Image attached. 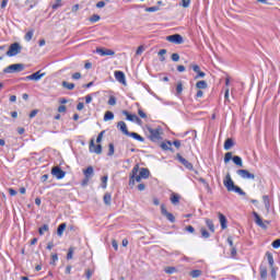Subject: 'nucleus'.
Masks as SVG:
<instances>
[{
    "label": "nucleus",
    "instance_id": "f257e3e1",
    "mask_svg": "<svg viewBox=\"0 0 280 280\" xmlns=\"http://www.w3.org/2000/svg\"><path fill=\"white\" fill-rule=\"evenodd\" d=\"M142 178H150V170L145 167L139 168V164H136L130 173L129 186L135 187V182L141 183Z\"/></svg>",
    "mask_w": 280,
    "mask_h": 280
},
{
    "label": "nucleus",
    "instance_id": "f03ea898",
    "mask_svg": "<svg viewBox=\"0 0 280 280\" xmlns=\"http://www.w3.org/2000/svg\"><path fill=\"white\" fill-rule=\"evenodd\" d=\"M223 185L228 189V191H234L240 196H246V192H244V190H242L240 186L235 185V182H233V178H231V173H228L225 175V178L223 179Z\"/></svg>",
    "mask_w": 280,
    "mask_h": 280
},
{
    "label": "nucleus",
    "instance_id": "7ed1b4c3",
    "mask_svg": "<svg viewBox=\"0 0 280 280\" xmlns=\"http://www.w3.org/2000/svg\"><path fill=\"white\" fill-rule=\"evenodd\" d=\"M231 159H232L233 163L235 165H237L238 167L244 166V162L242 161V158H240L237 155L233 156V153H231V152L225 153L224 163H229L231 161Z\"/></svg>",
    "mask_w": 280,
    "mask_h": 280
},
{
    "label": "nucleus",
    "instance_id": "20e7f679",
    "mask_svg": "<svg viewBox=\"0 0 280 280\" xmlns=\"http://www.w3.org/2000/svg\"><path fill=\"white\" fill-rule=\"evenodd\" d=\"M21 49H23L21 44L13 43V44L10 45L9 50L7 51V56L9 58H12L14 56H19V52L21 51Z\"/></svg>",
    "mask_w": 280,
    "mask_h": 280
},
{
    "label": "nucleus",
    "instance_id": "39448f33",
    "mask_svg": "<svg viewBox=\"0 0 280 280\" xmlns=\"http://www.w3.org/2000/svg\"><path fill=\"white\" fill-rule=\"evenodd\" d=\"M253 215L255 218V223L257 224V226L266 231L268 229V224H270V221H264L259 213H257L256 211L253 212Z\"/></svg>",
    "mask_w": 280,
    "mask_h": 280
},
{
    "label": "nucleus",
    "instance_id": "423d86ee",
    "mask_svg": "<svg viewBox=\"0 0 280 280\" xmlns=\"http://www.w3.org/2000/svg\"><path fill=\"white\" fill-rule=\"evenodd\" d=\"M25 69L23 63H13L4 69V73H19Z\"/></svg>",
    "mask_w": 280,
    "mask_h": 280
},
{
    "label": "nucleus",
    "instance_id": "0eeeda50",
    "mask_svg": "<svg viewBox=\"0 0 280 280\" xmlns=\"http://www.w3.org/2000/svg\"><path fill=\"white\" fill-rule=\"evenodd\" d=\"M166 40L168 43H173V45H183V43H185V40L183 39V36L180 34H174V35L166 36Z\"/></svg>",
    "mask_w": 280,
    "mask_h": 280
},
{
    "label": "nucleus",
    "instance_id": "6e6552de",
    "mask_svg": "<svg viewBox=\"0 0 280 280\" xmlns=\"http://www.w3.org/2000/svg\"><path fill=\"white\" fill-rule=\"evenodd\" d=\"M51 175L57 178V180H62V178H65V176H67V173L65 171H62V168H60L59 166H54L51 168Z\"/></svg>",
    "mask_w": 280,
    "mask_h": 280
},
{
    "label": "nucleus",
    "instance_id": "1a4fd4ad",
    "mask_svg": "<svg viewBox=\"0 0 280 280\" xmlns=\"http://www.w3.org/2000/svg\"><path fill=\"white\" fill-rule=\"evenodd\" d=\"M236 174L244 180H255V174L248 172L247 170H238Z\"/></svg>",
    "mask_w": 280,
    "mask_h": 280
},
{
    "label": "nucleus",
    "instance_id": "9d476101",
    "mask_svg": "<svg viewBox=\"0 0 280 280\" xmlns=\"http://www.w3.org/2000/svg\"><path fill=\"white\" fill-rule=\"evenodd\" d=\"M45 78V72L37 71L33 74H30L24 78V80H32L33 82H38L39 80H43Z\"/></svg>",
    "mask_w": 280,
    "mask_h": 280
},
{
    "label": "nucleus",
    "instance_id": "9b49d317",
    "mask_svg": "<svg viewBox=\"0 0 280 280\" xmlns=\"http://www.w3.org/2000/svg\"><path fill=\"white\" fill-rule=\"evenodd\" d=\"M114 75H115V79L117 80V82H119L124 86H127L128 83H126V74L122 71H119V70L115 71Z\"/></svg>",
    "mask_w": 280,
    "mask_h": 280
},
{
    "label": "nucleus",
    "instance_id": "f8f14e48",
    "mask_svg": "<svg viewBox=\"0 0 280 280\" xmlns=\"http://www.w3.org/2000/svg\"><path fill=\"white\" fill-rule=\"evenodd\" d=\"M161 213H162V215H165V218L170 222H176V218H174V214H172L171 212L167 211V208L165 207V205H161Z\"/></svg>",
    "mask_w": 280,
    "mask_h": 280
},
{
    "label": "nucleus",
    "instance_id": "ddd939ff",
    "mask_svg": "<svg viewBox=\"0 0 280 280\" xmlns=\"http://www.w3.org/2000/svg\"><path fill=\"white\" fill-rule=\"evenodd\" d=\"M90 152H94L95 154H102V144H97L95 147V141L91 140V142H90Z\"/></svg>",
    "mask_w": 280,
    "mask_h": 280
},
{
    "label": "nucleus",
    "instance_id": "4468645a",
    "mask_svg": "<svg viewBox=\"0 0 280 280\" xmlns=\"http://www.w3.org/2000/svg\"><path fill=\"white\" fill-rule=\"evenodd\" d=\"M151 141H159L161 139V131L159 129H149Z\"/></svg>",
    "mask_w": 280,
    "mask_h": 280
},
{
    "label": "nucleus",
    "instance_id": "2eb2a0df",
    "mask_svg": "<svg viewBox=\"0 0 280 280\" xmlns=\"http://www.w3.org/2000/svg\"><path fill=\"white\" fill-rule=\"evenodd\" d=\"M177 160L182 165H184L187 170H194V165L187 161L185 158H183L180 154L177 155Z\"/></svg>",
    "mask_w": 280,
    "mask_h": 280
},
{
    "label": "nucleus",
    "instance_id": "dca6fc26",
    "mask_svg": "<svg viewBox=\"0 0 280 280\" xmlns=\"http://www.w3.org/2000/svg\"><path fill=\"white\" fill-rule=\"evenodd\" d=\"M96 54H100V56H115V51L113 49L104 48H97Z\"/></svg>",
    "mask_w": 280,
    "mask_h": 280
},
{
    "label": "nucleus",
    "instance_id": "f3484780",
    "mask_svg": "<svg viewBox=\"0 0 280 280\" xmlns=\"http://www.w3.org/2000/svg\"><path fill=\"white\" fill-rule=\"evenodd\" d=\"M117 128H119V130L126 135V137H128V135H130V132L128 131V126L126 125V122L124 121H119L117 124Z\"/></svg>",
    "mask_w": 280,
    "mask_h": 280
},
{
    "label": "nucleus",
    "instance_id": "a211bd4d",
    "mask_svg": "<svg viewBox=\"0 0 280 280\" xmlns=\"http://www.w3.org/2000/svg\"><path fill=\"white\" fill-rule=\"evenodd\" d=\"M218 215H219V222L221 224V229L224 231L225 229H228L226 217H224V214H222L221 212H219Z\"/></svg>",
    "mask_w": 280,
    "mask_h": 280
},
{
    "label": "nucleus",
    "instance_id": "6ab92c4d",
    "mask_svg": "<svg viewBox=\"0 0 280 280\" xmlns=\"http://www.w3.org/2000/svg\"><path fill=\"white\" fill-rule=\"evenodd\" d=\"M83 174H84L86 180H91V176H93V174H94L93 166H89L86 170H84Z\"/></svg>",
    "mask_w": 280,
    "mask_h": 280
},
{
    "label": "nucleus",
    "instance_id": "aec40b11",
    "mask_svg": "<svg viewBox=\"0 0 280 280\" xmlns=\"http://www.w3.org/2000/svg\"><path fill=\"white\" fill-rule=\"evenodd\" d=\"M192 71H195V73H197L196 80L197 78H205V72L200 71V66L198 65H194L192 66Z\"/></svg>",
    "mask_w": 280,
    "mask_h": 280
},
{
    "label": "nucleus",
    "instance_id": "412c9836",
    "mask_svg": "<svg viewBox=\"0 0 280 280\" xmlns=\"http://www.w3.org/2000/svg\"><path fill=\"white\" fill-rule=\"evenodd\" d=\"M262 201L265 205L266 213H270V198L268 196H262Z\"/></svg>",
    "mask_w": 280,
    "mask_h": 280
},
{
    "label": "nucleus",
    "instance_id": "4be33fe9",
    "mask_svg": "<svg viewBox=\"0 0 280 280\" xmlns=\"http://www.w3.org/2000/svg\"><path fill=\"white\" fill-rule=\"evenodd\" d=\"M124 115H126L128 121H141V119H139L137 115L129 114L128 112H124Z\"/></svg>",
    "mask_w": 280,
    "mask_h": 280
},
{
    "label": "nucleus",
    "instance_id": "5701e85b",
    "mask_svg": "<svg viewBox=\"0 0 280 280\" xmlns=\"http://www.w3.org/2000/svg\"><path fill=\"white\" fill-rule=\"evenodd\" d=\"M206 224L211 233H215V225L213 224V220L206 219Z\"/></svg>",
    "mask_w": 280,
    "mask_h": 280
},
{
    "label": "nucleus",
    "instance_id": "b1692460",
    "mask_svg": "<svg viewBox=\"0 0 280 280\" xmlns=\"http://www.w3.org/2000/svg\"><path fill=\"white\" fill-rule=\"evenodd\" d=\"M61 86H63V89H67L68 91H73V89H75L74 83H69L67 81H62Z\"/></svg>",
    "mask_w": 280,
    "mask_h": 280
},
{
    "label": "nucleus",
    "instance_id": "393cba45",
    "mask_svg": "<svg viewBox=\"0 0 280 280\" xmlns=\"http://www.w3.org/2000/svg\"><path fill=\"white\" fill-rule=\"evenodd\" d=\"M267 261L270 266V268H273L275 266V258L272 257V254L270 252L266 253Z\"/></svg>",
    "mask_w": 280,
    "mask_h": 280
},
{
    "label": "nucleus",
    "instance_id": "a878e982",
    "mask_svg": "<svg viewBox=\"0 0 280 280\" xmlns=\"http://www.w3.org/2000/svg\"><path fill=\"white\" fill-rule=\"evenodd\" d=\"M235 145V142H233V139L229 138L224 142V150H231Z\"/></svg>",
    "mask_w": 280,
    "mask_h": 280
},
{
    "label": "nucleus",
    "instance_id": "bb28decb",
    "mask_svg": "<svg viewBox=\"0 0 280 280\" xmlns=\"http://www.w3.org/2000/svg\"><path fill=\"white\" fill-rule=\"evenodd\" d=\"M115 119V114L113 112H106L104 115V121H113Z\"/></svg>",
    "mask_w": 280,
    "mask_h": 280
},
{
    "label": "nucleus",
    "instance_id": "cd10ccee",
    "mask_svg": "<svg viewBox=\"0 0 280 280\" xmlns=\"http://www.w3.org/2000/svg\"><path fill=\"white\" fill-rule=\"evenodd\" d=\"M65 229H67V223H61L57 229V235L62 236Z\"/></svg>",
    "mask_w": 280,
    "mask_h": 280
},
{
    "label": "nucleus",
    "instance_id": "c85d7f7f",
    "mask_svg": "<svg viewBox=\"0 0 280 280\" xmlns=\"http://www.w3.org/2000/svg\"><path fill=\"white\" fill-rule=\"evenodd\" d=\"M128 137H132V139H136V141H141L143 142V137H141L139 133L137 132H129Z\"/></svg>",
    "mask_w": 280,
    "mask_h": 280
},
{
    "label": "nucleus",
    "instance_id": "c756f323",
    "mask_svg": "<svg viewBox=\"0 0 280 280\" xmlns=\"http://www.w3.org/2000/svg\"><path fill=\"white\" fill-rule=\"evenodd\" d=\"M189 275L192 277V279H198V277H200V275H202V271L199 269H196V270L190 271Z\"/></svg>",
    "mask_w": 280,
    "mask_h": 280
},
{
    "label": "nucleus",
    "instance_id": "7c9ffc66",
    "mask_svg": "<svg viewBox=\"0 0 280 280\" xmlns=\"http://www.w3.org/2000/svg\"><path fill=\"white\" fill-rule=\"evenodd\" d=\"M103 200H104L105 205H107V207H110L112 196L109 192L104 195Z\"/></svg>",
    "mask_w": 280,
    "mask_h": 280
},
{
    "label": "nucleus",
    "instance_id": "2f4dec72",
    "mask_svg": "<svg viewBox=\"0 0 280 280\" xmlns=\"http://www.w3.org/2000/svg\"><path fill=\"white\" fill-rule=\"evenodd\" d=\"M260 277H261V279H267L268 269L266 267H260Z\"/></svg>",
    "mask_w": 280,
    "mask_h": 280
},
{
    "label": "nucleus",
    "instance_id": "473e14b6",
    "mask_svg": "<svg viewBox=\"0 0 280 280\" xmlns=\"http://www.w3.org/2000/svg\"><path fill=\"white\" fill-rule=\"evenodd\" d=\"M47 231H49V225L44 224L42 228H39L38 233H39V235H45V233H47Z\"/></svg>",
    "mask_w": 280,
    "mask_h": 280
},
{
    "label": "nucleus",
    "instance_id": "72a5a7b5",
    "mask_svg": "<svg viewBox=\"0 0 280 280\" xmlns=\"http://www.w3.org/2000/svg\"><path fill=\"white\" fill-rule=\"evenodd\" d=\"M200 233H201V236L205 237V240H209V237L211 236L209 234V232L207 231V229H205V228L200 229Z\"/></svg>",
    "mask_w": 280,
    "mask_h": 280
},
{
    "label": "nucleus",
    "instance_id": "f704fd0d",
    "mask_svg": "<svg viewBox=\"0 0 280 280\" xmlns=\"http://www.w3.org/2000/svg\"><path fill=\"white\" fill-rule=\"evenodd\" d=\"M34 37V31H28L26 34H25V40L27 43H30V40H32V38Z\"/></svg>",
    "mask_w": 280,
    "mask_h": 280
},
{
    "label": "nucleus",
    "instance_id": "c9c22d12",
    "mask_svg": "<svg viewBox=\"0 0 280 280\" xmlns=\"http://www.w3.org/2000/svg\"><path fill=\"white\" fill-rule=\"evenodd\" d=\"M179 200H180V197H178V195H172L171 202L173 205H178Z\"/></svg>",
    "mask_w": 280,
    "mask_h": 280
},
{
    "label": "nucleus",
    "instance_id": "e433bc0d",
    "mask_svg": "<svg viewBox=\"0 0 280 280\" xmlns=\"http://www.w3.org/2000/svg\"><path fill=\"white\" fill-rule=\"evenodd\" d=\"M164 272H166V275H174V272H176V268L175 267H166V268H164Z\"/></svg>",
    "mask_w": 280,
    "mask_h": 280
},
{
    "label": "nucleus",
    "instance_id": "4c0bfd02",
    "mask_svg": "<svg viewBox=\"0 0 280 280\" xmlns=\"http://www.w3.org/2000/svg\"><path fill=\"white\" fill-rule=\"evenodd\" d=\"M165 54H167L166 49H161L159 51V56H161V58H160L161 62H165Z\"/></svg>",
    "mask_w": 280,
    "mask_h": 280
},
{
    "label": "nucleus",
    "instance_id": "58836bf2",
    "mask_svg": "<svg viewBox=\"0 0 280 280\" xmlns=\"http://www.w3.org/2000/svg\"><path fill=\"white\" fill-rule=\"evenodd\" d=\"M196 86H197L198 89H207V81H198V82L196 83Z\"/></svg>",
    "mask_w": 280,
    "mask_h": 280
},
{
    "label": "nucleus",
    "instance_id": "ea45409f",
    "mask_svg": "<svg viewBox=\"0 0 280 280\" xmlns=\"http://www.w3.org/2000/svg\"><path fill=\"white\" fill-rule=\"evenodd\" d=\"M115 154V144L109 143L108 145V156H113Z\"/></svg>",
    "mask_w": 280,
    "mask_h": 280
},
{
    "label": "nucleus",
    "instance_id": "a19ab883",
    "mask_svg": "<svg viewBox=\"0 0 280 280\" xmlns=\"http://www.w3.org/2000/svg\"><path fill=\"white\" fill-rule=\"evenodd\" d=\"M101 180H102V187H103V189H106L107 184H108V177H107V175L103 176Z\"/></svg>",
    "mask_w": 280,
    "mask_h": 280
},
{
    "label": "nucleus",
    "instance_id": "79ce46f5",
    "mask_svg": "<svg viewBox=\"0 0 280 280\" xmlns=\"http://www.w3.org/2000/svg\"><path fill=\"white\" fill-rule=\"evenodd\" d=\"M176 93L177 95H180V93H183V82H177V86H176Z\"/></svg>",
    "mask_w": 280,
    "mask_h": 280
},
{
    "label": "nucleus",
    "instance_id": "37998d69",
    "mask_svg": "<svg viewBox=\"0 0 280 280\" xmlns=\"http://www.w3.org/2000/svg\"><path fill=\"white\" fill-rule=\"evenodd\" d=\"M182 8H189L191 5V0H182Z\"/></svg>",
    "mask_w": 280,
    "mask_h": 280
},
{
    "label": "nucleus",
    "instance_id": "c03bdc74",
    "mask_svg": "<svg viewBox=\"0 0 280 280\" xmlns=\"http://www.w3.org/2000/svg\"><path fill=\"white\" fill-rule=\"evenodd\" d=\"M100 15H97V14H94V15H92L91 18H90V22L91 23H97V21H100Z\"/></svg>",
    "mask_w": 280,
    "mask_h": 280
},
{
    "label": "nucleus",
    "instance_id": "a18cd8bd",
    "mask_svg": "<svg viewBox=\"0 0 280 280\" xmlns=\"http://www.w3.org/2000/svg\"><path fill=\"white\" fill-rule=\"evenodd\" d=\"M173 62H178V60H180V55L174 52L172 56H171Z\"/></svg>",
    "mask_w": 280,
    "mask_h": 280
},
{
    "label": "nucleus",
    "instance_id": "49530a36",
    "mask_svg": "<svg viewBox=\"0 0 280 280\" xmlns=\"http://www.w3.org/2000/svg\"><path fill=\"white\" fill-rule=\"evenodd\" d=\"M56 261H58V255L57 254H52L51 255V261H50L51 266H56Z\"/></svg>",
    "mask_w": 280,
    "mask_h": 280
},
{
    "label": "nucleus",
    "instance_id": "de8ad7c7",
    "mask_svg": "<svg viewBox=\"0 0 280 280\" xmlns=\"http://www.w3.org/2000/svg\"><path fill=\"white\" fill-rule=\"evenodd\" d=\"M108 104L109 106H115V104H117V98H115V96H110L108 100Z\"/></svg>",
    "mask_w": 280,
    "mask_h": 280
},
{
    "label": "nucleus",
    "instance_id": "09e8293b",
    "mask_svg": "<svg viewBox=\"0 0 280 280\" xmlns=\"http://www.w3.org/2000/svg\"><path fill=\"white\" fill-rule=\"evenodd\" d=\"M159 7H150L145 9V12H159Z\"/></svg>",
    "mask_w": 280,
    "mask_h": 280
},
{
    "label": "nucleus",
    "instance_id": "8fccbe9b",
    "mask_svg": "<svg viewBox=\"0 0 280 280\" xmlns=\"http://www.w3.org/2000/svg\"><path fill=\"white\" fill-rule=\"evenodd\" d=\"M102 139H104V131H101L96 138V143H102Z\"/></svg>",
    "mask_w": 280,
    "mask_h": 280
},
{
    "label": "nucleus",
    "instance_id": "3c124183",
    "mask_svg": "<svg viewBox=\"0 0 280 280\" xmlns=\"http://www.w3.org/2000/svg\"><path fill=\"white\" fill-rule=\"evenodd\" d=\"M93 270H91V269H88L86 271H85V277H86V279L88 280H90L91 279V277H93Z\"/></svg>",
    "mask_w": 280,
    "mask_h": 280
},
{
    "label": "nucleus",
    "instance_id": "603ef678",
    "mask_svg": "<svg viewBox=\"0 0 280 280\" xmlns=\"http://www.w3.org/2000/svg\"><path fill=\"white\" fill-rule=\"evenodd\" d=\"M67 259H73V247L69 248V252L67 254Z\"/></svg>",
    "mask_w": 280,
    "mask_h": 280
},
{
    "label": "nucleus",
    "instance_id": "864d4df0",
    "mask_svg": "<svg viewBox=\"0 0 280 280\" xmlns=\"http://www.w3.org/2000/svg\"><path fill=\"white\" fill-rule=\"evenodd\" d=\"M143 51H145V48H143V46H139L137 51H136V55L141 56V54H143Z\"/></svg>",
    "mask_w": 280,
    "mask_h": 280
},
{
    "label": "nucleus",
    "instance_id": "5fc2aeb1",
    "mask_svg": "<svg viewBox=\"0 0 280 280\" xmlns=\"http://www.w3.org/2000/svg\"><path fill=\"white\" fill-rule=\"evenodd\" d=\"M272 248H280V238L272 242Z\"/></svg>",
    "mask_w": 280,
    "mask_h": 280
},
{
    "label": "nucleus",
    "instance_id": "6e6d98bb",
    "mask_svg": "<svg viewBox=\"0 0 280 280\" xmlns=\"http://www.w3.org/2000/svg\"><path fill=\"white\" fill-rule=\"evenodd\" d=\"M112 246H113V248H114L115 250H119V244L117 243L116 240H113V241H112Z\"/></svg>",
    "mask_w": 280,
    "mask_h": 280
},
{
    "label": "nucleus",
    "instance_id": "4d7b16f0",
    "mask_svg": "<svg viewBox=\"0 0 280 280\" xmlns=\"http://www.w3.org/2000/svg\"><path fill=\"white\" fill-rule=\"evenodd\" d=\"M161 148H162V150H170V148H172V143H162L161 144Z\"/></svg>",
    "mask_w": 280,
    "mask_h": 280
},
{
    "label": "nucleus",
    "instance_id": "13d9d810",
    "mask_svg": "<svg viewBox=\"0 0 280 280\" xmlns=\"http://www.w3.org/2000/svg\"><path fill=\"white\" fill-rule=\"evenodd\" d=\"M80 78H82V73L80 72H75L72 74V80H80Z\"/></svg>",
    "mask_w": 280,
    "mask_h": 280
},
{
    "label": "nucleus",
    "instance_id": "bf43d9fd",
    "mask_svg": "<svg viewBox=\"0 0 280 280\" xmlns=\"http://www.w3.org/2000/svg\"><path fill=\"white\" fill-rule=\"evenodd\" d=\"M60 1H62V0H56V3L52 4V10H58V8H60V5H62V4L60 3Z\"/></svg>",
    "mask_w": 280,
    "mask_h": 280
},
{
    "label": "nucleus",
    "instance_id": "052dcab7",
    "mask_svg": "<svg viewBox=\"0 0 280 280\" xmlns=\"http://www.w3.org/2000/svg\"><path fill=\"white\" fill-rule=\"evenodd\" d=\"M58 113H67V106H65V105L59 106Z\"/></svg>",
    "mask_w": 280,
    "mask_h": 280
},
{
    "label": "nucleus",
    "instance_id": "680f3d73",
    "mask_svg": "<svg viewBox=\"0 0 280 280\" xmlns=\"http://www.w3.org/2000/svg\"><path fill=\"white\" fill-rule=\"evenodd\" d=\"M36 115H38V110H37V109H34V110L31 112L30 118H31V119H34V117H36Z\"/></svg>",
    "mask_w": 280,
    "mask_h": 280
},
{
    "label": "nucleus",
    "instance_id": "e2e57ef3",
    "mask_svg": "<svg viewBox=\"0 0 280 280\" xmlns=\"http://www.w3.org/2000/svg\"><path fill=\"white\" fill-rule=\"evenodd\" d=\"M91 102H93V96L86 95L85 96V104H91Z\"/></svg>",
    "mask_w": 280,
    "mask_h": 280
},
{
    "label": "nucleus",
    "instance_id": "0e129e2a",
    "mask_svg": "<svg viewBox=\"0 0 280 280\" xmlns=\"http://www.w3.org/2000/svg\"><path fill=\"white\" fill-rule=\"evenodd\" d=\"M105 5H106V2H104V1H98L96 3V8H104Z\"/></svg>",
    "mask_w": 280,
    "mask_h": 280
},
{
    "label": "nucleus",
    "instance_id": "69168bd1",
    "mask_svg": "<svg viewBox=\"0 0 280 280\" xmlns=\"http://www.w3.org/2000/svg\"><path fill=\"white\" fill-rule=\"evenodd\" d=\"M138 115H139L142 119H145V117H148V116L143 113V110H141V109L138 110Z\"/></svg>",
    "mask_w": 280,
    "mask_h": 280
},
{
    "label": "nucleus",
    "instance_id": "338daca9",
    "mask_svg": "<svg viewBox=\"0 0 280 280\" xmlns=\"http://www.w3.org/2000/svg\"><path fill=\"white\" fill-rule=\"evenodd\" d=\"M84 109V103H79L77 105V110H83Z\"/></svg>",
    "mask_w": 280,
    "mask_h": 280
},
{
    "label": "nucleus",
    "instance_id": "774afa93",
    "mask_svg": "<svg viewBox=\"0 0 280 280\" xmlns=\"http://www.w3.org/2000/svg\"><path fill=\"white\" fill-rule=\"evenodd\" d=\"M186 231H188V233H194V231H196V230L194 229V226L188 225V226L186 228Z\"/></svg>",
    "mask_w": 280,
    "mask_h": 280
}]
</instances>
